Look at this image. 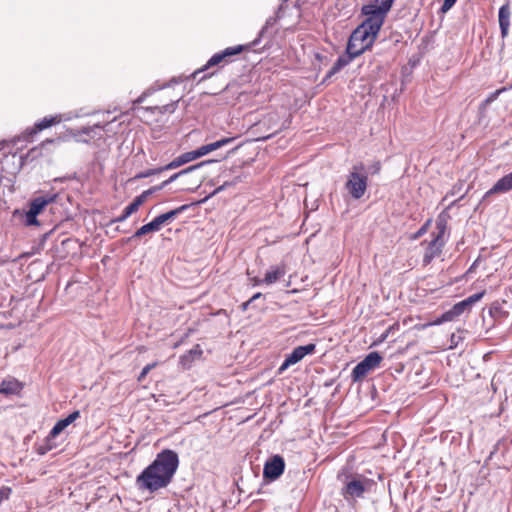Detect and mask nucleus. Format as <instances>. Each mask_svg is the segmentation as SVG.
<instances>
[{
    "instance_id": "nucleus-13",
    "label": "nucleus",
    "mask_w": 512,
    "mask_h": 512,
    "mask_svg": "<svg viewBox=\"0 0 512 512\" xmlns=\"http://www.w3.org/2000/svg\"><path fill=\"white\" fill-rule=\"evenodd\" d=\"M512 189V172L500 178L484 195V198L497 193H505Z\"/></svg>"
},
{
    "instance_id": "nucleus-19",
    "label": "nucleus",
    "mask_w": 512,
    "mask_h": 512,
    "mask_svg": "<svg viewBox=\"0 0 512 512\" xmlns=\"http://www.w3.org/2000/svg\"><path fill=\"white\" fill-rule=\"evenodd\" d=\"M203 354V351L199 345H195L193 348H191L189 351H187L185 354H183L180 357V364L184 368H190L192 363L196 359H200Z\"/></svg>"
},
{
    "instance_id": "nucleus-42",
    "label": "nucleus",
    "mask_w": 512,
    "mask_h": 512,
    "mask_svg": "<svg viewBox=\"0 0 512 512\" xmlns=\"http://www.w3.org/2000/svg\"><path fill=\"white\" fill-rule=\"evenodd\" d=\"M425 227H422L416 234V237L421 236L425 232Z\"/></svg>"
},
{
    "instance_id": "nucleus-4",
    "label": "nucleus",
    "mask_w": 512,
    "mask_h": 512,
    "mask_svg": "<svg viewBox=\"0 0 512 512\" xmlns=\"http://www.w3.org/2000/svg\"><path fill=\"white\" fill-rule=\"evenodd\" d=\"M190 205L184 204L176 209L160 214L155 217L151 222L141 226L131 238H139L151 232H157L161 227L169 221L175 219L179 214L186 211Z\"/></svg>"
},
{
    "instance_id": "nucleus-10",
    "label": "nucleus",
    "mask_w": 512,
    "mask_h": 512,
    "mask_svg": "<svg viewBox=\"0 0 512 512\" xmlns=\"http://www.w3.org/2000/svg\"><path fill=\"white\" fill-rule=\"evenodd\" d=\"M315 349H316V345L313 343H309L304 346L295 347L292 350V352L289 355H287L286 359L279 367V369H278L279 374H281L283 371H285L289 366L300 362L306 355L314 353Z\"/></svg>"
},
{
    "instance_id": "nucleus-38",
    "label": "nucleus",
    "mask_w": 512,
    "mask_h": 512,
    "mask_svg": "<svg viewBox=\"0 0 512 512\" xmlns=\"http://www.w3.org/2000/svg\"><path fill=\"white\" fill-rule=\"evenodd\" d=\"M456 0H444V3L442 5V11H448L452 8V6L455 4Z\"/></svg>"
},
{
    "instance_id": "nucleus-14",
    "label": "nucleus",
    "mask_w": 512,
    "mask_h": 512,
    "mask_svg": "<svg viewBox=\"0 0 512 512\" xmlns=\"http://www.w3.org/2000/svg\"><path fill=\"white\" fill-rule=\"evenodd\" d=\"M465 311H468L463 301H460L453 305L451 309L444 312L436 321L435 324H441L444 322L453 321L462 315Z\"/></svg>"
},
{
    "instance_id": "nucleus-37",
    "label": "nucleus",
    "mask_w": 512,
    "mask_h": 512,
    "mask_svg": "<svg viewBox=\"0 0 512 512\" xmlns=\"http://www.w3.org/2000/svg\"><path fill=\"white\" fill-rule=\"evenodd\" d=\"M438 233L434 238H439V240H443V236L446 230V224L442 221L437 222Z\"/></svg>"
},
{
    "instance_id": "nucleus-12",
    "label": "nucleus",
    "mask_w": 512,
    "mask_h": 512,
    "mask_svg": "<svg viewBox=\"0 0 512 512\" xmlns=\"http://www.w3.org/2000/svg\"><path fill=\"white\" fill-rule=\"evenodd\" d=\"M80 417L78 410L72 412L67 417L58 420L51 431L49 432V441L54 440L61 432L64 431L70 424Z\"/></svg>"
},
{
    "instance_id": "nucleus-40",
    "label": "nucleus",
    "mask_w": 512,
    "mask_h": 512,
    "mask_svg": "<svg viewBox=\"0 0 512 512\" xmlns=\"http://www.w3.org/2000/svg\"><path fill=\"white\" fill-rule=\"evenodd\" d=\"M501 91L498 90L496 92H494L488 99H487V102H490L492 100H494L496 98V96L500 93Z\"/></svg>"
},
{
    "instance_id": "nucleus-33",
    "label": "nucleus",
    "mask_w": 512,
    "mask_h": 512,
    "mask_svg": "<svg viewBox=\"0 0 512 512\" xmlns=\"http://www.w3.org/2000/svg\"><path fill=\"white\" fill-rule=\"evenodd\" d=\"M245 50V46L243 45H236L232 47H227L223 51L228 56V59H230L232 56L238 55L241 52Z\"/></svg>"
},
{
    "instance_id": "nucleus-21",
    "label": "nucleus",
    "mask_w": 512,
    "mask_h": 512,
    "mask_svg": "<svg viewBox=\"0 0 512 512\" xmlns=\"http://www.w3.org/2000/svg\"><path fill=\"white\" fill-rule=\"evenodd\" d=\"M211 161H203V162H200L198 164H195V165H192V166H189L188 168L186 169H183L175 174H173L172 176H170L167 180L163 181L160 185L158 186H155L154 189H158V190H162L163 188H165L166 186H168L170 183L174 182L177 178H179L180 176L184 175V174H188L202 166H204L205 164L207 163H210Z\"/></svg>"
},
{
    "instance_id": "nucleus-43",
    "label": "nucleus",
    "mask_w": 512,
    "mask_h": 512,
    "mask_svg": "<svg viewBox=\"0 0 512 512\" xmlns=\"http://www.w3.org/2000/svg\"><path fill=\"white\" fill-rule=\"evenodd\" d=\"M250 304H251V302H249V300H248L247 302L243 303V305H242V306H243V310H246V309H247V307H248Z\"/></svg>"
},
{
    "instance_id": "nucleus-1",
    "label": "nucleus",
    "mask_w": 512,
    "mask_h": 512,
    "mask_svg": "<svg viewBox=\"0 0 512 512\" xmlns=\"http://www.w3.org/2000/svg\"><path fill=\"white\" fill-rule=\"evenodd\" d=\"M394 1L372 0L362 6L361 12L366 19L351 33L346 46L347 54L358 57L371 48Z\"/></svg>"
},
{
    "instance_id": "nucleus-36",
    "label": "nucleus",
    "mask_w": 512,
    "mask_h": 512,
    "mask_svg": "<svg viewBox=\"0 0 512 512\" xmlns=\"http://www.w3.org/2000/svg\"><path fill=\"white\" fill-rule=\"evenodd\" d=\"M11 494V488L3 486L0 488V504L9 498Z\"/></svg>"
},
{
    "instance_id": "nucleus-6",
    "label": "nucleus",
    "mask_w": 512,
    "mask_h": 512,
    "mask_svg": "<svg viewBox=\"0 0 512 512\" xmlns=\"http://www.w3.org/2000/svg\"><path fill=\"white\" fill-rule=\"evenodd\" d=\"M57 194H46L35 197L29 204V210L25 214L26 226H38L39 221L37 216L45 209V207L56 201Z\"/></svg>"
},
{
    "instance_id": "nucleus-17",
    "label": "nucleus",
    "mask_w": 512,
    "mask_h": 512,
    "mask_svg": "<svg viewBox=\"0 0 512 512\" xmlns=\"http://www.w3.org/2000/svg\"><path fill=\"white\" fill-rule=\"evenodd\" d=\"M286 274V267L284 264H279L270 267V269L266 272L263 281L267 285L274 284Z\"/></svg>"
},
{
    "instance_id": "nucleus-15",
    "label": "nucleus",
    "mask_w": 512,
    "mask_h": 512,
    "mask_svg": "<svg viewBox=\"0 0 512 512\" xmlns=\"http://www.w3.org/2000/svg\"><path fill=\"white\" fill-rule=\"evenodd\" d=\"M443 246L444 240H439V238H433L426 248L423 258L424 263L428 264L432 261V259L439 256Z\"/></svg>"
},
{
    "instance_id": "nucleus-2",
    "label": "nucleus",
    "mask_w": 512,
    "mask_h": 512,
    "mask_svg": "<svg viewBox=\"0 0 512 512\" xmlns=\"http://www.w3.org/2000/svg\"><path fill=\"white\" fill-rule=\"evenodd\" d=\"M179 466L178 454L165 449L136 477L135 486L141 492L153 494L165 489L172 482Z\"/></svg>"
},
{
    "instance_id": "nucleus-39",
    "label": "nucleus",
    "mask_w": 512,
    "mask_h": 512,
    "mask_svg": "<svg viewBox=\"0 0 512 512\" xmlns=\"http://www.w3.org/2000/svg\"><path fill=\"white\" fill-rule=\"evenodd\" d=\"M262 296V294L260 292L254 294L250 299H249V302H253L255 301L256 299H259L260 297Z\"/></svg>"
},
{
    "instance_id": "nucleus-30",
    "label": "nucleus",
    "mask_w": 512,
    "mask_h": 512,
    "mask_svg": "<svg viewBox=\"0 0 512 512\" xmlns=\"http://www.w3.org/2000/svg\"><path fill=\"white\" fill-rule=\"evenodd\" d=\"M484 294H485V291H481L479 293H475V294L467 297L466 299L462 300L463 303L465 304L466 308L468 309V311L470 310V308L473 304H475L476 302L480 301L483 298Z\"/></svg>"
},
{
    "instance_id": "nucleus-26",
    "label": "nucleus",
    "mask_w": 512,
    "mask_h": 512,
    "mask_svg": "<svg viewBox=\"0 0 512 512\" xmlns=\"http://www.w3.org/2000/svg\"><path fill=\"white\" fill-rule=\"evenodd\" d=\"M179 100H180V97L176 100L171 101L170 103H168L166 105L147 107V108H145V110L150 111L152 113H159V114L174 113L175 110L177 109Z\"/></svg>"
},
{
    "instance_id": "nucleus-9",
    "label": "nucleus",
    "mask_w": 512,
    "mask_h": 512,
    "mask_svg": "<svg viewBox=\"0 0 512 512\" xmlns=\"http://www.w3.org/2000/svg\"><path fill=\"white\" fill-rule=\"evenodd\" d=\"M202 155L200 153V150L199 148L195 149V150H192V151H188V152H185V153H182L181 155H179L178 157H176L173 161H171L170 163H168L167 165H165L164 167H161V168H158V169H152L148 172H146L145 174H143L142 176L143 177H147V176H150V175H153V174H156V173H160L164 170H172V169H176L186 163H189L191 161H194L198 158H201Z\"/></svg>"
},
{
    "instance_id": "nucleus-24",
    "label": "nucleus",
    "mask_w": 512,
    "mask_h": 512,
    "mask_svg": "<svg viewBox=\"0 0 512 512\" xmlns=\"http://www.w3.org/2000/svg\"><path fill=\"white\" fill-rule=\"evenodd\" d=\"M179 83V81L176 78L171 79L168 83L162 84V85H153L147 88L135 101V104H140L145 101V99L152 94H154L158 90L165 89L167 87H170L173 84Z\"/></svg>"
},
{
    "instance_id": "nucleus-16",
    "label": "nucleus",
    "mask_w": 512,
    "mask_h": 512,
    "mask_svg": "<svg viewBox=\"0 0 512 512\" xmlns=\"http://www.w3.org/2000/svg\"><path fill=\"white\" fill-rule=\"evenodd\" d=\"M510 16L511 12L509 4L502 5L498 12V20L502 38H505L508 35L510 26Z\"/></svg>"
},
{
    "instance_id": "nucleus-3",
    "label": "nucleus",
    "mask_w": 512,
    "mask_h": 512,
    "mask_svg": "<svg viewBox=\"0 0 512 512\" xmlns=\"http://www.w3.org/2000/svg\"><path fill=\"white\" fill-rule=\"evenodd\" d=\"M368 176L362 163L354 165L347 176L345 189L349 195L358 200L362 198L367 190Z\"/></svg>"
},
{
    "instance_id": "nucleus-25",
    "label": "nucleus",
    "mask_w": 512,
    "mask_h": 512,
    "mask_svg": "<svg viewBox=\"0 0 512 512\" xmlns=\"http://www.w3.org/2000/svg\"><path fill=\"white\" fill-rule=\"evenodd\" d=\"M22 389L21 384L15 380H4L0 384V394L13 395L18 394Z\"/></svg>"
},
{
    "instance_id": "nucleus-20",
    "label": "nucleus",
    "mask_w": 512,
    "mask_h": 512,
    "mask_svg": "<svg viewBox=\"0 0 512 512\" xmlns=\"http://www.w3.org/2000/svg\"><path fill=\"white\" fill-rule=\"evenodd\" d=\"M58 123H59V119H57L56 115L44 117L42 120H40L39 122H37L35 124L34 128L27 130V134L25 135V137L28 138L34 134H37L39 131H42V130L49 128L52 125H55Z\"/></svg>"
},
{
    "instance_id": "nucleus-22",
    "label": "nucleus",
    "mask_w": 512,
    "mask_h": 512,
    "mask_svg": "<svg viewBox=\"0 0 512 512\" xmlns=\"http://www.w3.org/2000/svg\"><path fill=\"white\" fill-rule=\"evenodd\" d=\"M234 140H235V137H225V138L219 139L215 142L203 145V146L199 147V150L203 157L212 151H215L217 149H220V148L232 143Z\"/></svg>"
},
{
    "instance_id": "nucleus-28",
    "label": "nucleus",
    "mask_w": 512,
    "mask_h": 512,
    "mask_svg": "<svg viewBox=\"0 0 512 512\" xmlns=\"http://www.w3.org/2000/svg\"><path fill=\"white\" fill-rule=\"evenodd\" d=\"M155 191H158V189H148L143 191L139 196H137L130 204L135 207L136 211L139 209V207L147 200V198L154 193Z\"/></svg>"
},
{
    "instance_id": "nucleus-35",
    "label": "nucleus",
    "mask_w": 512,
    "mask_h": 512,
    "mask_svg": "<svg viewBox=\"0 0 512 512\" xmlns=\"http://www.w3.org/2000/svg\"><path fill=\"white\" fill-rule=\"evenodd\" d=\"M156 365H157V363H156V362H154V363H150V364H147V365L142 369L141 373L139 374V376H138V381H142V380L146 377V375H147V374H148V373H149L153 368H155V367H156Z\"/></svg>"
},
{
    "instance_id": "nucleus-27",
    "label": "nucleus",
    "mask_w": 512,
    "mask_h": 512,
    "mask_svg": "<svg viewBox=\"0 0 512 512\" xmlns=\"http://www.w3.org/2000/svg\"><path fill=\"white\" fill-rule=\"evenodd\" d=\"M155 191H158V189H148L143 191L139 196H137L130 204L135 207L136 211L139 209V207L147 200V198L154 193Z\"/></svg>"
},
{
    "instance_id": "nucleus-18",
    "label": "nucleus",
    "mask_w": 512,
    "mask_h": 512,
    "mask_svg": "<svg viewBox=\"0 0 512 512\" xmlns=\"http://www.w3.org/2000/svg\"><path fill=\"white\" fill-rule=\"evenodd\" d=\"M357 56H352L350 54L341 55L337 58L331 69L327 72L325 79H330L335 74H337L340 70H342L345 66L349 65L353 59H355Z\"/></svg>"
},
{
    "instance_id": "nucleus-45",
    "label": "nucleus",
    "mask_w": 512,
    "mask_h": 512,
    "mask_svg": "<svg viewBox=\"0 0 512 512\" xmlns=\"http://www.w3.org/2000/svg\"><path fill=\"white\" fill-rule=\"evenodd\" d=\"M258 43V39L254 40L253 45Z\"/></svg>"
},
{
    "instance_id": "nucleus-23",
    "label": "nucleus",
    "mask_w": 512,
    "mask_h": 512,
    "mask_svg": "<svg viewBox=\"0 0 512 512\" xmlns=\"http://www.w3.org/2000/svg\"><path fill=\"white\" fill-rule=\"evenodd\" d=\"M231 61V59H228V56H226V54L224 53V51H221V52H218V53H215L208 61L207 63L204 65V67L202 69H199L197 71H195L193 73V77H195L198 73L210 68V67H213V66H216L218 64H221V63H224V64H227Z\"/></svg>"
},
{
    "instance_id": "nucleus-8",
    "label": "nucleus",
    "mask_w": 512,
    "mask_h": 512,
    "mask_svg": "<svg viewBox=\"0 0 512 512\" xmlns=\"http://www.w3.org/2000/svg\"><path fill=\"white\" fill-rule=\"evenodd\" d=\"M109 123L105 124H94L93 126L83 127L78 130H71L70 133L78 142L87 143L91 139H101L103 137V133L107 130V126Z\"/></svg>"
},
{
    "instance_id": "nucleus-44",
    "label": "nucleus",
    "mask_w": 512,
    "mask_h": 512,
    "mask_svg": "<svg viewBox=\"0 0 512 512\" xmlns=\"http://www.w3.org/2000/svg\"><path fill=\"white\" fill-rule=\"evenodd\" d=\"M223 188H224V186H220L219 188L216 189V191L214 193L223 190Z\"/></svg>"
},
{
    "instance_id": "nucleus-5",
    "label": "nucleus",
    "mask_w": 512,
    "mask_h": 512,
    "mask_svg": "<svg viewBox=\"0 0 512 512\" xmlns=\"http://www.w3.org/2000/svg\"><path fill=\"white\" fill-rule=\"evenodd\" d=\"M371 487V480L362 477H347L341 489V495L347 501H354L364 497V493Z\"/></svg>"
},
{
    "instance_id": "nucleus-29",
    "label": "nucleus",
    "mask_w": 512,
    "mask_h": 512,
    "mask_svg": "<svg viewBox=\"0 0 512 512\" xmlns=\"http://www.w3.org/2000/svg\"><path fill=\"white\" fill-rule=\"evenodd\" d=\"M82 110L80 111H70V112H67V113H63V114H57V119H59V123L63 122V121H71L75 118H80V117H83L85 115H88L87 113H82L81 112Z\"/></svg>"
},
{
    "instance_id": "nucleus-41",
    "label": "nucleus",
    "mask_w": 512,
    "mask_h": 512,
    "mask_svg": "<svg viewBox=\"0 0 512 512\" xmlns=\"http://www.w3.org/2000/svg\"><path fill=\"white\" fill-rule=\"evenodd\" d=\"M253 281H254V285H260V284L264 283L263 279H258V278H254Z\"/></svg>"
},
{
    "instance_id": "nucleus-7",
    "label": "nucleus",
    "mask_w": 512,
    "mask_h": 512,
    "mask_svg": "<svg viewBox=\"0 0 512 512\" xmlns=\"http://www.w3.org/2000/svg\"><path fill=\"white\" fill-rule=\"evenodd\" d=\"M382 359V356L377 351L370 352L366 355L352 370L351 378L353 382L361 381L368 373L380 365Z\"/></svg>"
},
{
    "instance_id": "nucleus-31",
    "label": "nucleus",
    "mask_w": 512,
    "mask_h": 512,
    "mask_svg": "<svg viewBox=\"0 0 512 512\" xmlns=\"http://www.w3.org/2000/svg\"><path fill=\"white\" fill-rule=\"evenodd\" d=\"M136 212V209L134 206H132L131 204H129L128 206L125 207V209L123 210V213L118 216L117 218H115L113 220V222H124L129 216H131L133 213Z\"/></svg>"
},
{
    "instance_id": "nucleus-11",
    "label": "nucleus",
    "mask_w": 512,
    "mask_h": 512,
    "mask_svg": "<svg viewBox=\"0 0 512 512\" xmlns=\"http://www.w3.org/2000/svg\"><path fill=\"white\" fill-rule=\"evenodd\" d=\"M284 469V459L280 455H274L266 461L263 469V476L265 479L274 481L283 474Z\"/></svg>"
},
{
    "instance_id": "nucleus-32",
    "label": "nucleus",
    "mask_w": 512,
    "mask_h": 512,
    "mask_svg": "<svg viewBox=\"0 0 512 512\" xmlns=\"http://www.w3.org/2000/svg\"><path fill=\"white\" fill-rule=\"evenodd\" d=\"M55 447H56V444L53 442V440L49 441V435H48L45 439V443L43 445H40L38 447L37 451L40 455H44Z\"/></svg>"
},
{
    "instance_id": "nucleus-34",
    "label": "nucleus",
    "mask_w": 512,
    "mask_h": 512,
    "mask_svg": "<svg viewBox=\"0 0 512 512\" xmlns=\"http://www.w3.org/2000/svg\"><path fill=\"white\" fill-rule=\"evenodd\" d=\"M277 20H278V17H276V16L275 17L271 16V17L267 18L264 26L262 27V29L259 32V37H262L268 28L274 26L276 24Z\"/></svg>"
}]
</instances>
